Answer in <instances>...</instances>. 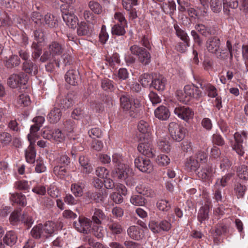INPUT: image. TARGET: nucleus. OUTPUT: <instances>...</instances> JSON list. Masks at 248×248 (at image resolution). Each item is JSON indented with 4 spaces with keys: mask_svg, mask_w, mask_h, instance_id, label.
Returning a JSON list of instances; mask_svg holds the SVG:
<instances>
[{
    "mask_svg": "<svg viewBox=\"0 0 248 248\" xmlns=\"http://www.w3.org/2000/svg\"><path fill=\"white\" fill-rule=\"evenodd\" d=\"M166 83V79L163 76H159L152 81L151 85L158 91H163L165 89Z\"/></svg>",
    "mask_w": 248,
    "mask_h": 248,
    "instance_id": "22",
    "label": "nucleus"
},
{
    "mask_svg": "<svg viewBox=\"0 0 248 248\" xmlns=\"http://www.w3.org/2000/svg\"><path fill=\"white\" fill-rule=\"evenodd\" d=\"M101 87L105 91H112L114 89L113 81L108 78L102 80Z\"/></svg>",
    "mask_w": 248,
    "mask_h": 248,
    "instance_id": "51",
    "label": "nucleus"
},
{
    "mask_svg": "<svg viewBox=\"0 0 248 248\" xmlns=\"http://www.w3.org/2000/svg\"><path fill=\"white\" fill-rule=\"evenodd\" d=\"M62 18L66 25L69 27L75 29L78 24V18L73 14L65 11H62Z\"/></svg>",
    "mask_w": 248,
    "mask_h": 248,
    "instance_id": "14",
    "label": "nucleus"
},
{
    "mask_svg": "<svg viewBox=\"0 0 248 248\" xmlns=\"http://www.w3.org/2000/svg\"><path fill=\"white\" fill-rule=\"evenodd\" d=\"M195 159L198 161V163H205L207 160V155L204 151H199L194 155Z\"/></svg>",
    "mask_w": 248,
    "mask_h": 248,
    "instance_id": "55",
    "label": "nucleus"
},
{
    "mask_svg": "<svg viewBox=\"0 0 248 248\" xmlns=\"http://www.w3.org/2000/svg\"><path fill=\"white\" fill-rule=\"evenodd\" d=\"M83 16L87 22L93 25L95 24L97 22V17L89 10H85L83 12Z\"/></svg>",
    "mask_w": 248,
    "mask_h": 248,
    "instance_id": "43",
    "label": "nucleus"
},
{
    "mask_svg": "<svg viewBox=\"0 0 248 248\" xmlns=\"http://www.w3.org/2000/svg\"><path fill=\"white\" fill-rule=\"evenodd\" d=\"M26 82V79L25 74L23 72L12 75L8 80V84L12 88H16L25 85Z\"/></svg>",
    "mask_w": 248,
    "mask_h": 248,
    "instance_id": "11",
    "label": "nucleus"
},
{
    "mask_svg": "<svg viewBox=\"0 0 248 248\" xmlns=\"http://www.w3.org/2000/svg\"><path fill=\"white\" fill-rule=\"evenodd\" d=\"M223 8H230L232 9H236L238 6V0H223Z\"/></svg>",
    "mask_w": 248,
    "mask_h": 248,
    "instance_id": "64",
    "label": "nucleus"
},
{
    "mask_svg": "<svg viewBox=\"0 0 248 248\" xmlns=\"http://www.w3.org/2000/svg\"><path fill=\"white\" fill-rule=\"evenodd\" d=\"M92 221L90 219L79 217L78 221L73 223L74 228L79 232L88 234L91 231Z\"/></svg>",
    "mask_w": 248,
    "mask_h": 248,
    "instance_id": "7",
    "label": "nucleus"
},
{
    "mask_svg": "<svg viewBox=\"0 0 248 248\" xmlns=\"http://www.w3.org/2000/svg\"><path fill=\"white\" fill-rule=\"evenodd\" d=\"M106 217L104 212L99 209H95L93 216L92 217V222L96 225H100L102 221Z\"/></svg>",
    "mask_w": 248,
    "mask_h": 248,
    "instance_id": "27",
    "label": "nucleus"
},
{
    "mask_svg": "<svg viewBox=\"0 0 248 248\" xmlns=\"http://www.w3.org/2000/svg\"><path fill=\"white\" fill-rule=\"evenodd\" d=\"M135 166L141 171L150 173L153 170V165L149 159L138 157L135 159Z\"/></svg>",
    "mask_w": 248,
    "mask_h": 248,
    "instance_id": "10",
    "label": "nucleus"
},
{
    "mask_svg": "<svg viewBox=\"0 0 248 248\" xmlns=\"http://www.w3.org/2000/svg\"><path fill=\"white\" fill-rule=\"evenodd\" d=\"M62 98V97L61 96L57 97L56 100V103L58 106L64 108H68L72 105L73 102L72 99L67 98L66 97H65L64 98Z\"/></svg>",
    "mask_w": 248,
    "mask_h": 248,
    "instance_id": "36",
    "label": "nucleus"
},
{
    "mask_svg": "<svg viewBox=\"0 0 248 248\" xmlns=\"http://www.w3.org/2000/svg\"><path fill=\"white\" fill-rule=\"evenodd\" d=\"M120 107L123 111L128 113L132 118L140 116L141 111V104L138 99H130L127 96L122 95L120 97Z\"/></svg>",
    "mask_w": 248,
    "mask_h": 248,
    "instance_id": "1",
    "label": "nucleus"
},
{
    "mask_svg": "<svg viewBox=\"0 0 248 248\" xmlns=\"http://www.w3.org/2000/svg\"><path fill=\"white\" fill-rule=\"evenodd\" d=\"M112 163L114 164V167H121L122 165H124L123 162V157L122 155L118 153H115L112 156Z\"/></svg>",
    "mask_w": 248,
    "mask_h": 248,
    "instance_id": "59",
    "label": "nucleus"
},
{
    "mask_svg": "<svg viewBox=\"0 0 248 248\" xmlns=\"http://www.w3.org/2000/svg\"><path fill=\"white\" fill-rule=\"evenodd\" d=\"M142 53L138 58L139 61L143 65H147L151 62V56L149 51L144 48Z\"/></svg>",
    "mask_w": 248,
    "mask_h": 248,
    "instance_id": "34",
    "label": "nucleus"
},
{
    "mask_svg": "<svg viewBox=\"0 0 248 248\" xmlns=\"http://www.w3.org/2000/svg\"><path fill=\"white\" fill-rule=\"evenodd\" d=\"M220 40L217 37H211L208 39L206 43V47L208 51L215 54L218 58L223 59L228 54L221 51L220 48Z\"/></svg>",
    "mask_w": 248,
    "mask_h": 248,
    "instance_id": "4",
    "label": "nucleus"
},
{
    "mask_svg": "<svg viewBox=\"0 0 248 248\" xmlns=\"http://www.w3.org/2000/svg\"><path fill=\"white\" fill-rule=\"evenodd\" d=\"M174 28L176 31L177 36L184 41H189L187 33L182 30L178 25H174Z\"/></svg>",
    "mask_w": 248,
    "mask_h": 248,
    "instance_id": "52",
    "label": "nucleus"
},
{
    "mask_svg": "<svg viewBox=\"0 0 248 248\" xmlns=\"http://www.w3.org/2000/svg\"><path fill=\"white\" fill-rule=\"evenodd\" d=\"M174 113L179 118L186 122H188V120L192 119L194 116L193 111L190 108L185 106L176 107L174 109Z\"/></svg>",
    "mask_w": 248,
    "mask_h": 248,
    "instance_id": "9",
    "label": "nucleus"
},
{
    "mask_svg": "<svg viewBox=\"0 0 248 248\" xmlns=\"http://www.w3.org/2000/svg\"><path fill=\"white\" fill-rule=\"evenodd\" d=\"M169 131L171 138L176 141L182 140L185 137V128L176 123L171 122L169 124Z\"/></svg>",
    "mask_w": 248,
    "mask_h": 248,
    "instance_id": "6",
    "label": "nucleus"
},
{
    "mask_svg": "<svg viewBox=\"0 0 248 248\" xmlns=\"http://www.w3.org/2000/svg\"><path fill=\"white\" fill-rule=\"evenodd\" d=\"M237 175L239 178L243 180H248V167L243 165L240 167L238 170Z\"/></svg>",
    "mask_w": 248,
    "mask_h": 248,
    "instance_id": "48",
    "label": "nucleus"
},
{
    "mask_svg": "<svg viewBox=\"0 0 248 248\" xmlns=\"http://www.w3.org/2000/svg\"><path fill=\"white\" fill-rule=\"evenodd\" d=\"M17 239V236L16 233L12 231L7 232L3 237L4 243L8 245L12 246L15 245Z\"/></svg>",
    "mask_w": 248,
    "mask_h": 248,
    "instance_id": "23",
    "label": "nucleus"
},
{
    "mask_svg": "<svg viewBox=\"0 0 248 248\" xmlns=\"http://www.w3.org/2000/svg\"><path fill=\"white\" fill-rule=\"evenodd\" d=\"M31 236L36 238L39 239L41 237H44L43 225L39 224L38 225L35 226L31 230Z\"/></svg>",
    "mask_w": 248,
    "mask_h": 248,
    "instance_id": "40",
    "label": "nucleus"
},
{
    "mask_svg": "<svg viewBox=\"0 0 248 248\" xmlns=\"http://www.w3.org/2000/svg\"><path fill=\"white\" fill-rule=\"evenodd\" d=\"M53 172L60 178H63L67 174V169L64 166L57 165L54 167Z\"/></svg>",
    "mask_w": 248,
    "mask_h": 248,
    "instance_id": "44",
    "label": "nucleus"
},
{
    "mask_svg": "<svg viewBox=\"0 0 248 248\" xmlns=\"http://www.w3.org/2000/svg\"><path fill=\"white\" fill-rule=\"evenodd\" d=\"M200 164L195 159V157L191 156L186 163V167L187 170L191 172L196 171L200 167Z\"/></svg>",
    "mask_w": 248,
    "mask_h": 248,
    "instance_id": "32",
    "label": "nucleus"
},
{
    "mask_svg": "<svg viewBox=\"0 0 248 248\" xmlns=\"http://www.w3.org/2000/svg\"><path fill=\"white\" fill-rule=\"evenodd\" d=\"M201 6L198 7V9L200 11L201 15L205 16L208 13L209 8V4L208 0H199Z\"/></svg>",
    "mask_w": 248,
    "mask_h": 248,
    "instance_id": "53",
    "label": "nucleus"
},
{
    "mask_svg": "<svg viewBox=\"0 0 248 248\" xmlns=\"http://www.w3.org/2000/svg\"><path fill=\"white\" fill-rule=\"evenodd\" d=\"M20 63V59L17 55L10 56L5 62V66L8 68H12L18 66Z\"/></svg>",
    "mask_w": 248,
    "mask_h": 248,
    "instance_id": "33",
    "label": "nucleus"
},
{
    "mask_svg": "<svg viewBox=\"0 0 248 248\" xmlns=\"http://www.w3.org/2000/svg\"><path fill=\"white\" fill-rule=\"evenodd\" d=\"M123 8L126 11H130L134 6L139 4L138 0H122Z\"/></svg>",
    "mask_w": 248,
    "mask_h": 248,
    "instance_id": "60",
    "label": "nucleus"
},
{
    "mask_svg": "<svg viewBox=\"0 0 248 248\" xmlns=\"http://www.w3.org/2000/svg\"><path fill=\"white\" fill-rule=\"evenodd\" d=\"M40 127V126L36 125L35 124L31 126L30 128V133L28 135V140L31 143H35L37 138L36 133L39 130Z\"/></svg>",
    "mask_w": 248,
    "mask_h": 248,
    "instance_id": "38",
    "label": "nucleus"
},
{
    "mask_svg": "<svg viewBox=\"0 0 248 248\" xmlns=\"http://www.w3.org/2000/svg\"><path fill=\"white\" fill-rule=\"evenodd\" d=\"M95 174L99 178L104 179L108 175L109 171L105 167H98L96 169Z\"/></svg>",
    "mask_w": 248,
    "mask_h": 248,
    "instance_id": "56",
    "label": "nucleus"
},
{
    "mask_svg": "<svg viewBox=\"0 0 248 248\" xmlns=\"http://www.w3.org/2000/svg\"><path fill=\"white\" fill-rule=\"evenodd\" d=\"M43 25H46L50 28H54L57 25L53 15L47 13L43 17Z\"/></svg>",
    "mask_w": 248,
    "mask_h": 248,
    "instance_id": "35",
    "label": "nucleus"
},
{
    "mask_svg": "<svg viewBox=\"0 0 248 248\" xmlns=\"http://www.w3.org/2000/svg\"><path fill=\"white\" fill-rule=\"evenodd\" d=\"M136 190L140 194H142L147 197H153L155 195V192L151 188L146 187L143 184H139L136 187Z\"/></svg>",
    "mask_w": 248,
    "mask_h": 248,
    "instance_id": "26",
    "label": "nucleus"
},
{
    "mask_svg": "<svg viewBox=\"0 0 248 248\" xmlns=\"http://www.w3.org/2000/svg\"><path fill=\"white\" fill-rule=\"evenodd\" d=\"M52 140L58 142H62L64 140V135L59 129H56L52 132Z\"/></svg>",
    "mask_w": 248,
    "mask_h": 248,
    "instance_id": "61",
    "label": "nucleus"
},
{
    "mask_svg": "<svg viewBox=\"0 0 248 248\" xmlns=\"http://www.w3.org/2000/svg\"><path fill=\"white\" fill-rule=\"evenodd\" d=\"M127 25H124L122 24H115L111 29V32L112 34L116 35H123L125 33L124 28Z\"/></svg>",
    "mask_w": 248,
    "mask_h": 248,
    "instance_id": "45",
    "label": "nucleus"
},
{
    "mask_svg": "<svg viewBox=\"0 0 248 248\" xmlns=\"http://www.w3.org/2000/svg\"><path fill=\"white\" fill-rule=\"evenodd\" d=\"M202 96V92L198 87L194 85H186L183 91L180 90L177 92L178 100L185 104L188 103L192 98L199 99Z\"/></svg>",
    "mask_w": 248,
    "mask_h": 248,
    "instance_id": "2",
    "label": "nucleus"
},
{
    "mask_svg": "<svg viewBox=\"0 0 248 248\" xmlns=\"http://www.w3.org/2000/svg\"><path fill=\"white\" fill-rule=\"evenodd\" d=\"M107 227L110 232L114 235L120 234L123 232L121 225L117 222L110 221Z\"/></svg>",
    "mask_w": 248,
    "mask_h": 248,
    "instance_id": "31",
    "label": "nucleus"
},
{
    "mask_svg": "<svg viewBox=\"0 0 248 248\" xmlns=\"http://www.w3.org/2000/svg\"><path fill=\"white\" fill-rule=\"evenodd\" d=\"M155 115L159 120H166L169 118L170 113L166 107L160 106L155 109Z\"/></svg>",
    "mask_w": 248,
    "mask_h": 248,
    "instance_id": "20",
    "label": "nucleus"
},
{
    "mask_svg": "<svg viewBox=\"0 0 248 248\" xmlns=\"http://www.w3.org/2000/svg\"><path fill=\"white\" fill-rule=\"evenodd\" d=\"M88 6L90 9L95 14L99 15L102 11V7L98 2L91 1L89 2Z\"/></svg>",
    "mask_w": 248,
    "mask_h": 248,
    "instance_id": "46",
    "label": "nucleus"
},
{
    "mask_svg": "<svg viewBox=\"0 0 248 248\" xmlns=\"http://www.w3.org/2000/svg\"><path fill=\"white\" fill-rule=\"evenodd\" d=\"M156 206L159 210L162 211H168L170 208V205L169 202L163 199L159 200L157 201Z\"/></svg>",
    "mask_w": 248,
    "mask_h": 248,
    "instance_id": "49",
    "label": "nucleus"
},
{
    "mask_svg": "<svg viewBox=\"0 0 248 248\" xmlns=\"http://www.w3.org/2000/svg\"><path fill=\"white\" fill-rule=\"evenodd\" d=\"M200 87L202 90H204L207 92L209 97L214 98L217 95V89L211 84H202L200 83Z\"/></svg>",
    "mask_w": 248,
    "mask_h": 248,
    "instance_id": "30",
    "label": "nucleus"
},
{
    "mask_svg": "<svg viewBox=\"0 0 248 248\" xmlns=\"http://www.w3.org/2000/svg\"><path fill=\"white\" fill-rule=\"evenodd\" d=\"M214 172L213 169L209 166L202 168L198 172V177L204 181H210L213 176Z\"/></svg>",
    "mask_w": 248,
    "mask_h": 248,
    "instance_id": "18",
    "label": "nucleus"
},
{
    "mask_svg": "<svg viewBox=\"0 0 248 248\" xmlns=\"http://www.w3.org/2000/svg\"><path fill=\"white\" fill-rule=\"evenodd\" d=\"M152 80V78L149 74H144L140 78V82L141 85L144 87L150 86Z\"/></svg>",
    "mask_w": 248,
    "mask_h": 248,
    "instance_id": "57",
    "label": "nucleus"
},
{
    "mask_svg": "<svg viewBox=\"0 0 248 248\" xmlns=\"http://www.w3.org/2000/svg\"><path fill=\"white\" fill-rule=\"evenodd\" d=\"M210 9L215 13H220L222 9V0H210Z\"/></svg>",
    "mask_w": 248,
    "mask_h": 248,
    "instance_id": "37",
    "label": "nucleus"
},
{
    "mask_svg": "<svg viewBox=\"0 0 248 248\" xmlns=\"http://www.w3.org/2000/svg\"><path fill=\"white\" fill-rule=\"evenodd\" d=\"M138 150L142 154L148 157H153L155 155V151L151 145L152 137L149 140L146 139H140Z\"/></svg>",
    "mask_w": 248,
    "mask_h": 248,
    "instance_id": "8",
    "label": "nucleus"
},
{
    "mask_svg": "<svg viewBox=\"0 0 248 248\" xmlns=\"http://www.w3.org/2000/svg\"><path fill=\"white\" fill-rule=\"evenodd\" d=\"M34 143L30 142V144L25 151V157L26 161L30 163L35 162L36 151L34 147Z\"/></svg>",
    "mask_w": 248,
    "mask_h": 248,
    "instance_id": "21",
    "label": "nucleus"
},
{
    "mask_svg": "<svg viewBox=\"0 0 248 248\" xmlns=\"http://www.w3.org/2000/svg\"><path fill=\"white\" fill-rule=\"evenodd\" d=\"M12 140V135L6 132H2L0 133V142L4 145H9Z\"/></svg>",
    "mask_w": 248,
    "mask_h": 248,
    "instance_id": "47",
    "label": "nucleus"
},
{
    "mask_svg": "<svg viewBox=\"0 0 248 248\" xmlns=\"http://www.w3.org/2000/svg\"><path fill=\"white\" fill-rule=\"evenodd\" d=\"M77 33L79 36L89 35L92 32V30L89 27L86 22H81L78 24Z\"/></svg>",
    "mask_w": 248,
    "mask_h": 248,
    "instance_id": "28",
    "label": "nucleus"
},
{
    "mask_svg": "<svg viewBox=\"0 0 248 248\" xmlns=\"http://www.w3.org/2000/svg\"><path fill=\"white\" fill-rule=\"evenodd\" d=\"M62 115L61 109L57 107H54L47 114V119L50 123L56 124L60 120Z\"/></svg>",
    "mask_w": 248,
    "mask_h": 248,
    "instance_id": "16",
    "label": "nucleus"
},
{
    "mask_svg": "<svg viewBox=\"0 0 248 248\" xmlns=\"http://www.w3.org/2000/svg\"><path fill=\"white\" fill-rule=\"evenodd\" d=\"M232 165L231 162L229 159L225 156H222L220 163V168L223 171L228 170Z\"/></svg>",
    "mask_w": 248,
    "mask_h": 248,
    "instance_id": "58",
    "label": "nucleus"
},
{
    "mask_svg": "<svg viewBox=\"0 0 248 248\" xmlns=\"http://www.w3.org/2000/svg\"><path fill=\"white\" fill-rule=\"evenodd\" d=\"M247 137V134L245 131L236 132L234 134L235 142L232 145V147L233 150L240 156H242L245 153L243 143L246 140Z\"/></svg>",
    "mask_w": 248,
    "mask_h": 248,
    "instance_id": "5",
    "label": "nucleus"
},
{
    "mask_svg": "<svg viewBox=\"0 0 248 248\" xmlns=\"http://www.w3.org/2000/svg\"><path fill=\"white\" fill-rule=\"evenodd\" d=\"M127 234L131 239L137 240H140L142 237L140 228L137 226L129 227L127 229Z\"/></svg>",
    "mask_w": 248,
    "mask_h": 248,
    "instance_id": "25",
    "label": "nucleus"
},
{
    "mask_svg": "<svg viewBox=\"0 0 248 248\" xmlns=\"http://www.w3.org/2000/svg\"><path fill=\"white\" fill-rule=\"evenodd\" d=\"M138 129L140 133V139H146L149 140L151 139V130L148 123L143 120L140 121L138 125Z\"/></svg>",
    "mask_w": 248,
    "mask_h": 248,
    "instance_id": "12",
    "label": "nucleus"
},
{
    "mask_svg": "<svg viewBox=\"0 0 248 248\" xmlns=\"http://www.w3.org/2000/svg\"><path fill=\"white\" fill-rule=\"evenodd\" d=\"M31 19L34 23L38 26L43 25V16L37 12H33L31 15Z\"/></svg>",
    "mask_w": 248,
    "mask_h": 248,
    "instance_id": "50",
    "label": "nucleus"
},
{
    "mask_svg": "<svg viewBox=\"0 0 248 248\" xmlns=\"http://www.w3.org/2000/svg\"><path fill=\"white\" fill-rule=\"evenodd\" d=\"M22 69L26 73L31 75H36L38 72L37 66L30 60L23 63Z\"/></svg>",
    "mask_w": 248,
    "mask_h": 248,
    "instance_id": "24",
    "label": "nucleus"
},
{
    "mask_svg": "<svg viewBox=\"0 0 248 248\" xmlns=\"http://www.w3.org/2000/svg\"><path fill=\"white\" fill-rule=\"evenodd\" d=\"M43 235L47 238L53 234L57 230V224L53 221H47L43 225Z\"/></svg>",
    "mask_w": 248,
    "mask_h": 248,
    "instance_id": "19",
    "label": "nucleus"
},
{
    "mask_svg": "<svg viewBox=\"0 0 248 248\" xmlns=\"http://www.w3.org/2000/svg\"><path fill=\"white\" fill-rule=\"evenodd\" d=\"M65 80L70 85L73 86L76 85L79 80L78 72L73 69L68 71L65 75Z\"/></svg>",
    "mask_w": 248,
    "mask_h": 248,
    "instance_id": "15",
    "label": "nucleus"
},
{
    "mask_svg": "<svg viewBox=\"0 0 248 248\" xmlns=\"http://www.w3.org/2000/svg\"><path fill=\"white\" fill-rule=\"evenodd\" d=\"M64 47L62 44L57 41H52L47 46V50L44 51L40 58L43 62L53 59L55 60L56 57L62 55Z\"/></svg>",
    "mask_w": 248,
    "mask_h": 248,
    "instance_id": "3",
    "label": "nucleus"
},
{
    "mask_svg": "<svg viewBox=\"0 0 248 248\" xmlns=\"http://www.w3.org/2000/svg\"><path fill=\"white\" fill-rule=\"evenodd\" d=\"M130 202L135 206H144L146 202V200L141 195H134L130 198Z\"/></svg>",
    "mask_w": 248,
    "mask_h": 248,
    "instance_id": "41",
    "label": "nucleus"
},
{
    "mask_svg": "<svg viewBox=\"0 0 248 248\" xmlns=\"http://www.w3.org/2000/svg\"><path fill=\"white\" fill-rule=\"evenodd\" d=\"M10 199L14 202L22 206H25L27 204L26 197L20 193L11 194Z\"/></svg>",
    "mask_w": 248,
    "mask_h": 248,
    "instance_id": "29",
    "label": "nucleus"
},
{
    "mask_svg": "<svg viewBox=\"0 0 248 248\" xmlns=\"http://www.w3.org/2000/svg\"><path fill=\"white\" fill-rule=\"evenodd\" d=\"M130 171L129 167L124 165L121 167L118 166L115 167L114 170L112 171V174L114 177L117 178L119 179L125 180L128 177V173Z\"/></svg>",
    "mask_w": 248,
    "mask_h": 248,
    "instance_id": "13",
    "label": "nucleus"
},
{
    "mask_svg": "<svg viewBox=\"0 0 248 248\" xmlns=\"http://www.w3.org/2000/svg\"><path fill=\"white\" fill-rule=\"evenodd\" d=\"M211 202L207 201L206 203L203 206H202L198 213V220L201 223H203L209 218V211Z\"/></svg>",
    "mask_w": 248,
    "mask_h": 248,
    "instance_id": "17",
    "label": "nucleus"
},
{
    "mask_svg": "<svg viewBox=\"0 0 248 248\" xmlns=\"http://www.w3.org/2000/svg\"><path fill=\"white\" fill-rule=\"evenodd\" d=\"M233 175V173L229 172L221 178L217 179L216 182L215 187H218L219 186H221L222 187L225 186L227 185V183L230 180Z\"/></svg>",
    "mask_w": 248,
    "mask_h": 248,
    "instance_id": "42",
    "label": "nucleus"
},
{
    "mask_svg": "<svg viewBox=\"0 0 248 248\" xmlns=\"http://www.w3.org/2000/svg\"><path fill=\"white\" fill-rule=\"evenodd\" d=\"M159 148L162 151L168 152L170 150V146L168 141L166 139H161L158 142Z\"/></svg>",
    "mask_w": 248,
    "mask_h": 248,
    "instance_id": "62",
    "label": "nucleus"
},
{
    "mask_svg": "<svg viewBox=\"0 0 248 248\" xmlns=\"http://www.w3.org/2000/svg\"><path fill=\"white\" fill-rule=\"evenodd\" d=\"M90 232L98 238H101L104 236V231L103 227L100 225L94 224L91 229Z\"/></svg>",
    "mask_w": 248,
    "mask_h": 248,
    "instance_id": "39",
    "label": "nucleus"
},
{
    "mask_svg": "<svg viewBox=\"0 0 248 248\" xmlns=\"http://www.w3.org/2000/svg\"><path fill=\"white\" fill-rule=\"evenodd\" d=\"M170 158L165 155H160L158 156L156 162L159 166H165L169 165L170 163Z\"/></svg>",
    "mask_w": 248,
    "mask_h": 248,
    "instance_id": "63",
    "label": "nucleus"
},
{
    "mask_svg": "<svg viewBox=\"0 0 248 248\" xmlns=\"http://www.w3.org/2000/svg\"><path fill=\"white\" fill-rule=\"evenodd\" d=\"M71 189L76 197H80L83 195V187L78 184H73L71 185Z\"/></svg>",
    "mask_w": 248,
    "mask_h": 248,
    "instance_id": "54",
    "label": "nucleus"
}]
</instances>
